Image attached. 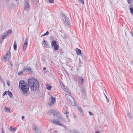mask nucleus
I'll list each match as a JSON object with an SVG mask.
<instances>
[{"label":"nucleus","mask_w":133,"mask_h":133,"mask_svg":"<svg viewBox=\"0 0 133 133\" xmlns=\"http://www.w3.org/2000/svg\"><path fill=\"white\" fill-rule=\"evenodd\" d=\"M48 113L49 114L51 115H53L55 116L57 115V113L56 112L54 111L53 110H51L49 111Z\"/></svg>","instance_id":"1a4fd4ad"},{"label":"nucleus","mask_w":133,"mask_h":133,"mask_svg":"<svg viewBox=\"0 0 133 133\" xmlns=\"http://www.w3.org/2000/svg\"><path fill=\"white\" fill-rule=\"evenodd\" d=\"M43 45L45 47H48V43H47L45 40H43Z\"/></svg>","instance_id":"dca6fc26"},{"label":"nucleus","mask_w":133,"mask_h":133,"mask_svg":"<svg viewBox=\"0 0 133 133\" xmlns=\"http://www.w3.org/2000/svg\"><path fill=\"white\" fill-rule=\"evenodd\" d=\"M28 45L24 44L23 49L24 51H25V49L27 47Z\"/></svg>","instance_id":"cd10ccee"},{"label":"nucleus","mask_w":133,"mask_h":133,"mask_svg":"<svg viewBox=\"0 0 133 133\" xmlns=\"http://www.w3.org/2000/svg\"><path fill=\"white\" fill-rule=\"evenodd\" d=\"M17 45L16 44V41H15L14 43V50H16L17 49Z\"/></svg>","instance_id":"4be33fe9"},{"label":"nucleus","mask_w":133,"mask_h":133,"mask_svg":"<svg viewBox=\"0 0 133 133\" xmlns=\"http://www.w3.org/2000/svg\"><path fill=\"white\" fill-rule=\"evenodd\" d=\"M30 8L29 0H25V3L24 6V10L27 12L29 11Z\"/></svg>","instance_id":"20e7f679"},{"label":"nucleus","mask_w":133,"mask_h":133,"mask_svg":"<svg viewBox=\"0 0 133 133\" xmlns=\"http://www.w3.org/2000/svg\"><path fill=\"white\" fill-rule=\"evenodd\" d=\"M62 19L65 20L64 22L65 23V24L69 25L70 24V22L69 19L64 14H62Z\"/></svg>","instance_id":"39448f33"},{"label":"nucleus","mask_w":133,"mask_h":133,"mask_svg":"<svg viewBox=\"0 0 133 133\" xmlns=\"http://www.w3.org/2000/svg\"><path fill=\"white\" fill-rule=\"evenodd\" d=\"M7 36L6 35H4L2 37V38L3 39H4L5 38H6L7 37Z\"/></svg>","instance_id":"c9c22d12"},{"label":"nucleus","mask_w":133,"mask_h":133,"mask_svg":"<svg viewBox=\"0 0 133 133\" xmlns=\"http://www.w3.org/2000/svg\"><path fill=\"white\" fill-rule=\"evenodd\" d=\"M28 38H26V39H25L24 43V44L28 45Z\"/></svg>","instance_id":"5701e85b"},{"label":"nucleus","mask_w":133,"mask_h":133,"mask_svg":"<svg viewBox=\"0 0 133 133\" xmlns=\"http://www.w3.org/2000/svg\"><path fill=\"white\" fill-rule=\"evenodd\" d=\"M65 97L67 99L68 102L70 103L71 105L72 106L76 105V102L74 99L70 95H66L65 94Z\"/></svg>","instance_id":"7ed1b4c3"},{"label":"nucleus","mask_w":133,"mask_h":133,"mask_svg":"<svg viewBox=\"0 0 133 133\" xmlns=\"http://www.w3.org/2000/svg\"><path fill=\"white\" fill-rule=\"evenodd\" d=\"M81 55L82 57V58L83 60L85 59L86 57L85 56H84L83 54H82Z\"/></svg>","instance_id":"7c9ffc66"},{"label":"nucleus","mask_w":133,"mask_h":133,"mask_svg":"<svg viewBox=\"0 0 133 133\" xmlns=\"http://www.w3.org/2000/svg\"><path fill=\"white\" fill-rule=\"evenodd\" d=\"M51 87L49 85L47 86L46 88L47 89L49 90H50L51 89Z\"/></svg>","instance_id":"c756f323"},{"label":"nucleus","mask_w":133,"mask_h":133,"mask_svg":"<svg viewBox=\"0 0 133 133\" xmlns=\"http://www.w3.org/2000/svg\"><path fill=\"white\" fill-rule=\"evenodd\" d=\"M10 130L12 132H15L16 130V129H15L14 128H13L12 127L10 126L9 128Z\"/></svg>","instance_id":"6ab92c4d"},{"label":"nucleus","mask_w":133,"mask_h":133,"mask_svg":"<svg viewBox=\"0 0 133 133\" xmlns=\"http://www.w3.org/2000/svg\"><path fill=\"white\" fill-rule=\"evenodd\" d=\"M69 113V112H66L65 113V114H68Z\"/></svg>","instance_id":"603ef678"},{"label":"nucleus","mask_w":133,"mask_h":133,"mask_svg":"<svg viewBox=\"0 0 133 133\" xmlns=\"http://www.w3.org/2000/svg\"><path fill=\"white\" fill-rule=\"evenodd\" d=\"M2 132L1 133H5V132L2 128Z\"/></svg>","instance_id":"37998d69"},{"label":"nucleus","mask_w":133,"mask_h":133,"mask_svg":"<svg viewBox=\"0 0 133 133\" xmlns=\"http://www.w3.org/2000/svg\"><path fill=\"white\" fill-rule=\"evenodd\" d=\"M46 34H47V35H48L49 34V32L48 31H47L46 33Z\"/></svg>","instance_id":"49530a36"},{"label":"nucleus","mask_w":133,"mask_h":133,"mask_svg":"<svg viewBox=\"0 0 133 133\" xmlns=\"http://www.w3.org/2000/svg\"><path fill=\"white\" fill-rule=\"evenodd\" d=\"M85 89L84 88H81V91L83 93L85 92Z\"/></svg>","instance_id":"c85d7f7f"},{"label":"nucleus","mask_w":133,"mask_h":133,"mask_svg":"<svg viewBox=\"0 0 133 133\" xmlns=\"http://www.w3.org/2000/svg\"><path fill=\"white\" fill-rule=\"evenodd\" d=\"M76 51L77 53V55H79L80 54H82V52L81 51V50L77 48H76Z\"/></svg>","instance_id":"f8f14e48"},{"label":"nucleus","mask_w":133,"mask_h":133,"mask_svg":"<svg viewBox=\"0 0 133 133\" xmlns=\"http://www.w3.org/2000/svg\"><path fill=\"white\" fill-rule=\"evenodd\" d=\"M60 83L61 85V86L62 88L63 89V90L66 92H67V93L70 94V91L68 89V88L65 86L63 83L61 82H60Z\"/></svg>","instance_id":"423d86ee"},{"label":"nucleus","mask_w":133,"mask_h":133,"mask_svg":"<svg viewBox=\"0 0 133 133\" xmlns=\"http://www.w3.org/2000/svg\"><path fill=\"white\" fill-rule=\"evenodd\" d=\"M127 2L128 3L130 4V7L132 6V4L133 3L132 1V0H127Z\"/></svg>","instance_id":"f3484780"},{"label":"nucleus","mask_w":133,"mask_h":133,"mask_svg":"<svg viewBox=\"0 0 133 133\" xmlns=\"http://www.w3.org/2000/svg\"><path fill=\"white\" fill-rule=\"evenodd\" d=\"M51 100L50 103V105H51V104H54L56 102V99L52 96L51 97Z\"/></svg>","instance_id":"9d476101"},{"label":"nucleus","mask_w":133,"mask_h":133,"mask_svg":"<svg viewBox=\"0 0 133 133\" xmlns=\"http://www.w3.org/2000/svg\"><path fill=\"white\" fill-rule=\"evenodd\" d=\"M47 34H46V33H45V34H43L42 36H41V37H42H42H44V36H46V35H47Z\"/></svg>","instance_id":"a19ab883"},{"label":"nucleus","mask_w":133,"mask_h":133,"mask_svg":"<svg viewBox=\"0 0 133 133\" xmlns=\"http://www.w3.org/2000/svg\"><path fill=\"white\" fill-rule=\"evenodd\" d=\"M131 35L132 36L133 38V33L132 32H131Z\"/></svg>","instance_id":"3c124183"},{"label":"nucleus","mask_w":133,"mask_h":133,"mask_svg":"<svg viewBox=\"0 0 133 133\" xmlns=\"http://www.w3.org/2000/svg\"><path fill=\"white\" fill-rule=\"evenodd\" d=\"M104 95L105 96V97H106V98L107 101V102L109 103V100L108 98H107V96H106V95H105V94H104Z\"/></svg>","instance_id":"72a5a7b5"},{"label":"nucleus","mask_w":133,"mask_h":133,"mask_svg":"<svg viewBox=\"0 0 133 133\" xmlns=\"http://www.w3.org/2000/svg\"><path fill=\"white\" fill-rule=\"evenodd\" d=\"M32 130L34 131V133H40V131L37 126L35 125H33Z\"/></svg>","instance_id":"6e6552de"},{"label":"nucleus","mask_w":133,"mask_h":133,"mask_svg":"<svg viewBox=\"0 0 133 133\" xmlns=\"http://www.w3.org/2000/svg\"><path fill=\"white\" fill-rule=\"evenodd\" d=\"M56 42L55 41L53 40L52 41L51 43V45L52 47L56 45Z\"/></svg>","instance_id":"a211bd4d"},{"label":"nucleus","mask_w":133,"mask_h":133,"mask_svg":"<svg viewBox=\"0 0 133 133\" xmlns=\"http://www.w3.org/2000/svg\"><path fill=\"white\" fill-rule=\"evenodd\" d=\"M24 116H22V119H24Z\"/></svg>","instance_id":"864d4df0"},{"label":"nucleus","mask_w":133,"mask_h":133,"mask_svg":"<svg viewBox=\"0 0 133 133\" xmlns=\"http://www.w3.org/2000/svg\"><path fill=\"white\" fill-rule=\"evenodd\" d=\"M12 33V31L11 30H9L6 33V35L8 36L9 34H11ZM5 35L6 34H5Z\"/></svg>","instance_id":"b1692460"},{"label":"nucleus","mask_w":133,"mask_h":133,"mask_svg":"<svg viewBox=\"0 0 133 133\" xmlns=\"http://www.w3.org/2000/svg\"><path fill=\"white\" fill-rule=\"evenodd\" d=\"M8 94L11 98H12V94L11 92L8 91Z\"/></svg>","instance_id":"aec40b11"},{"label":"nucleus","mask_w":133,"mask_h":133,"mask_svg":"<svg viewBox=\"0 0 133 133\" xmlns=\"http://www.w3.org/2000/svg\"><path fill=\"white\" fill-rule=\"evenodd\" d=\"M28 85L31 91H35L39 88V83L36 79L35 78L28 79Z\"/></svg>","instance_id":"f03ea898"},{"label":"nucleus","mask_w":133,"mask_h":133,"mask_svg":"<svg viewBox=\"0 0 133 133\" xmlns=\"http://www.w3.org/2000/svg\"><path fill=\"white\" fill-rule=\"evenodd\" d=\"M8 91H5L4 93H3V94L2 95L3 96H4L5 95L8 94Z\"/></svg>","instance_id":"473e14b6"},{"label":"nucleus","mask_w":133,"mask_h":133,"mask_svg":"<svg viewBox=\"0 0 133 133\" xmlns=\"http://www.w3.org/2000/svg\"><path fill=\"white\" fill-rule=\"evenodd\" d=\"M51 121L52 123L54 124L60 125L64 127H65L64 124L61 123L59 121H56L55 120H52Z\"/></svg>","instance_id":"0eeeda50"},{"label":"nucleus","mask_w":133,"mask_h":133,"mask_svg":"<svg viewBox=\"0 0 133 133\" xmlns=\"http://www.w3.org/2000/svg\"><path fill=\"white\" fill-rule=\"evenodd\" d=\"M10 65L11 66V67H12V64L11 63V62H10Z\"/></svg>","instance_id":"09e8293b"},{"label":"nucleus","mask_w":133,"mask_h":133,"mask_svg":"<svg viewBox=\"0 0 133 133\" xmlns=\"http://www.w3.org/2000/svg\"><path fill=\"white\" fill-rule=\"evenodd\" d=\"M68 37V36L67 35H64V36H63V38H67V37Z\"/></svg>","instance_id":"ea45409f"},{"label":"nucleus","mask_w":133,"mask_h":133,"mask_svg":"<svg viewBox=\"0 0 133 133\" xmlns=\"http://www.w3.org/2000/svg\"><path fill=\"white\" fill-rule=\"evenodd\" d=\"M3 59L5 60V61H6V60H7L8 59L7 57L6 56H4L3 57Z\"/></svg>","instance_id":"2f4dec72"},{"label":"nucleus","mask_w":133,"mask_h":133,"mask_svg":"<svg viewBox=\"0 0 133 133\" xmlns=\"http://www.w3.org/2000/svg\"><path fill=\"white\" fill-rule=\"evenodd\" d=\"M79 2H81L82 4H84V1L83 0H78Z\"/></svg>","instance_id":"e433bc0d"},{"label":"nucleus","mask_w":133,"mask_h":133,"mask_svg":"<svg viewBox=\"0 0 133 133\" xmlns=\"http://www.w3.org/2000/svg\"><path fill=\"white\" fill-rule=\"evenodd\" d=\"M0 79L2 81V82L3 83H4L3 81V80L2 79L1 77L0 76Z\"/></svg>","instance_id":"79ce46f5"},{"label":"nucleus","mask_w":133,"mask_h":133,"mask_svg":"<svg viewBox=\"0 0 133 133\" xmlns=\"http://www.w3.org/2000/svg\"><path fill=\"white\" fill-rule=\"evenodd\" d=\"M23 73V71H21L19 72H18V75H19L22 74Z\"/></svg>","instance_id":"f704fd0d"},{"label":"nucleus","mask_w":133,"mask_h":133,"mask_svg":"<svg viewBox=\"0 0 133 133\" xmlns=\"http://www.w3.org/2000/svg\"><path fill=\"white\" fill-rule=\"evenodd\" d=\"M23 69L25 71H31V69L29 67H26L25 68H24Z\"/></svg>","instance_id":"ddd939ff"},{"label":"nucleus","mask_w":133,"mask_h":133,"mask_svg":"<svg viewBox=\"0 0 133 133\" xmlns=\"http://www.w3.org/2000/svg\"><path fill=\"white\" fill-rule=\"evenodd\" d=\"M71 132V133H78L77 132H75V131H72Z\"/></svg>","instance_id":"c03bdc74"},{"label":"nucleus","mask_w":133,"mask_h":133,"mask_svg":"<svg viewBox=\"0 0 133 133\" xmlns=\"http://www.w3.org/2000/svg\"><path fill=\"white\" fill-rule=\"evenodd\" d=\"M7 84L8 85H10V82L9 81H7Z\"/></svg>","instance_id":"a18cd8bd"},{"label":"nucleus","mask_w":133,"mask_h":133,"mask_svg":"<svg viewBox=\"0 0 133 133\" xmlns=\"http://www.w3.org/2000/svg\"><path fill=\"white\" fill-rule=\"evenodd\" d=\"M49 2L50 3H53L54 2V0H49Z\"/></svg>","instance_id":"58836bf2"},{"label":"nucleus","mask_w":133,"mask_h":133,"mask_svg":"<svg viewBox=\"0 0 133 133\" xmlns=\"http://www.w3.org/2000/svg\"><path fill=\"white\" fill-rule=\"evenodd\" d=\"M84 81V79L83 78H81V79L79 78V83H82Z\"/></svg>","instance_id":"393cba45"},{"label":"nucleus","mask_w":133,"mask_h":133,"mask_svg":"<svg viewBox=\"0 0 133 133\" xmlns=\"http://www.w3.org/2000/svg\"><path fill=\"white\" fill-rule=\"evenodd\" d=\"M57 132V131H55V132Z\"/></svg>","instance_id":"6e6d98bb"},{"label":"nucleus","mask_w":133,"mask_h":133,"mask_svg":"<svg viewBox=\"0 0 133 133\" xmlns=\"http://www.w3.org/2000/svg\"><path fill=\"white\" fill-rule=\"evenodd\" d=\"M66 117L67 118H68V115H66Z\"/></svg>","instance_id":"5fc2aeb1"},{"label":"nucleus","mask_w":133,"mask_h":133,"mask_svg":"<svg viewBox=\"0 0 133 133\" xmlns=\"http://www.w3.org/2000/svg\"><path fill=\"white\" fill-rule=\"evenodd\" d=\"M6 56L8 58H10L11 56L10 53V48H9L8 51L7 53Z\"/></svg>","instance_id":"9b49d317"},{"label":"nucleus","mask_w":133,"mask_h":133,"mask_svg":"<svg viewBox=\"0 0 133 133\" xmlns=\"http://www.w3.org/2000/svg\"><path fill=\"white\" fill-rule=\"evenodd\" d=\"M46 69V68L45 67H44L43 68V71H44Z\"/></svg>","instance_id":"8fccbe9b"},{"label":"nucleus","mask_w":133,"mask_h":133,"mask_svg":"<svg viewBox=\"0 0 133 133\" xmlns=\"http://www.w3.org/2000/svg\"><path fill=\"white\" fill-rule=\"evenodd\" d=\"M4 109L5 111L9 112L10 111V108H8L6 107H5L4 108Z\"/></svg>","instance_id":"4468645a"},{"label":"nucleus","mask_w":133,"mask_h":133,"mask_svg":"<svg viewBox=\"0 0 133 133\" xmlns=\"http://www.w3.org/2000/svg\"><path fill=\"white\" fill-rule=\"evenodd\" d=\"M130 13L132 14H133V8L131 7L130 9Z\"/></svg>","instance_id":"bb28decb"},{"label":"nucleus","mask_w":133,"mask_h":133,"mask_svg":"<svg viewBox=\"0 0 133 133\" xmlns=\"http://www.w3.org/2000/svg\"><path fill=\"white\" fill-rule=\"evenodd\" d=\"M19 87L21 92L25 96H28L30 94L28 91L30 87L23 80L20 81L19 82Z\"/></svg>","instance_id":"f257e3e1"},{"label":"nucleus","mask_w":133,"mask_h":133,"mask_svg":"<svg viewBox=\"0 0 133 133\" xmlns=\"http://www.w3.org/2000/svg\"><path fill=\"white\" fill-rule=\"evenodd\" d=\"M54 49L55 50H57L58 49V46L57 44L54 46Z\"/></svg>","instance_id":"412c9836"},{"label":"nucleus","mask_w":133,"mask_h":133,"mask_svg":"<svg viewBox=\"0 0 133 133\" xmlns=\"http://www.w3.org/2000/svg\"><path fill=\"white\" fill-rule=\"evenodd\" d=\"M95 133H100L99 131H96L95 132Z\"/></svg>","instance_id":"de8ad7c7"},{"label":"nucleus","mask_w":133,"mask_h":133,"mask_svg":"<svg viewBox=\"0 0 133 133\" xmlns=\"http://www.w3.org/2000/svg\"><path fill=\"white\" fill-rule=\"evenodd\" d=\"M88 112H89V115L90 116L93 115V114L90 111H89Z\"/></svg>","instance_id":"4c0bfd02"},{"label":"nucleus","mask_w":133,"mask_h":133,"mask_svg":"<svg viewBox=\"0 0 133 133\" xmlns=\"http://www.w3.org/2000/svg\"><path fill=\"white\" fill-rule=\"evenodd\" d=\"M127 116L129 118H131V115L129 112L127 113Z\"/></svg>","instance_id":"a878e982"},{"label":"nucleus","mask_w":133,"mask_h":133,"mask_svg":"<svg viewBox=\"0 0 133 133\" xmlns=\"http://www.w3.org/2000/svg\"><path fill=\"white\" fill-rule=\"evenodd\" d=\"M78 111L80 112V113L83 116V113L82 110V109L81 108L78 107Z\"/></svg>","instance_id":"2eb2a0df"}]
</instances>
